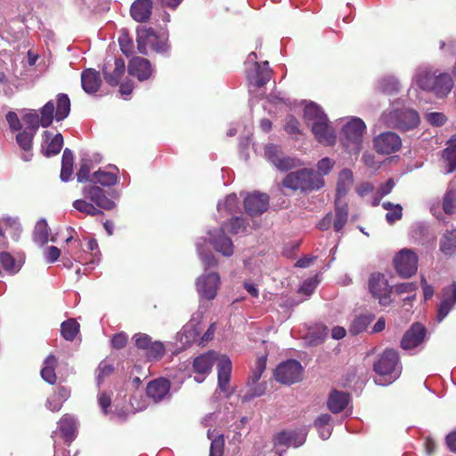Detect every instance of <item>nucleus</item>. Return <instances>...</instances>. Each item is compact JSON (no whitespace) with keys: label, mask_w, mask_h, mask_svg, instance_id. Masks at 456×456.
Listing matches in <instances>:
<instances>
[{"label":"nucleus","mask_w":456,"mask_h":456,"mask_svg":"<svg viewBox=\"0 0 456 456\" xmlns=\"http://www.w3.org/2000/svg\"><path fill=\"white\" fill-rule=\"evenodd\" d=\"M82 193L85 199L73 201V208L80 213L90 216H103L102 210H112L116 208L114 200L118 198L115 190L107 191L95 184H87L83 187Z\"/></svg>","instance_id":"f257e3e1"},{"label":"nucleus","mask_w":456,"mask_h":456,"mask_svg":"<svg viewBox=\"0 0 456 456\" xmlns=\"http://www.w3.org/2000/svg\"><path fill=\"white\" fill-rule=\"evenodd\" d=\"M399 354L395 349L387 348L373 363V370L379 376V385L391 384L401 374Z\"/></svg>","instance_id":"f03ea898"},{"label":"nucleus","mask_w":456,"mask_h":456,"mask_svg":"<svg viewBox=\"0 0 456 456\" xmlns=\"http://www.w3.org/2000/svg\"><path fill=\"white\" fill-rule=\"evenodd\" d=\"M282 184L293 191L306 192L321 189L324 185V179L318 172L303 168L288 174L283 179Z\"/></svg>","instance_id":"7ed1b4c3"},{"label":"nucleus","mask_w":456,"mask_h":456,"mask_svg":"<svg viewBox=\"0 0 456 456\" xmlns=\"http://www.w3.org/2000/svg\"><path fill=\"white\" fill-rule=\"evenodd\" d=\"M418 86L425 91L433 92L437 97H446L453 88V80L449 73L422 70L417 76Z\"/></svg>","instance_id":"20e7f679"},{"label":"nucleus","mask_w":456,"mask_h":456,"mask_svg":"<svg viewBox=\"0 0 456 456\" xmlns=\"http://www.w3.org/2000/svg\"><path fill=\"white\" fill-rule=\"evenodd\" d=\"M70 112V100L66 94H58L56 96V109L53 101L47 102L40 110V125L48 127L53 118L57 121L65 119Z\"/></svg>","instance_id":"39448f33"},{"label":"nucleus","mask_w":456,"mask_h":456,"mask_svg":"<svg viewBox=\"0 0 456 456\" xmlns=\"http://www.w3.org/2000/svg\"><path fill=\"white\" fill-rule=\"evenodd\" d=\"M365 130L366 126L359 118H352L343 126L344 143L349 152L360 151Z\"/></svg>","instance_id":"423d86ee"},{"label":"nucleus","mask_w":456,"mask_h":456,"mask_svg":"<svg viewBox=\"0 0 456 456\" xmlns=\"http://www.w3.org/2000/svg\"><path fill=\"white\" fill-rule=\"evenodd\" d=\"M419 257L409 248L401 249L394 257V266L402 278H410L417 273Z\"/></svg>","instance_id":"0eeeda50"},{"label":"nucleus","mask_w":456,"mask_h":456,"mask_svg":"<svg viewBox=\"0 0 456 456\" xmlns=\"http://www.w3.org/2000/svg\"><path fill=\"white\" fill-rule=\"evenodd\" d=\"M302 371L303 368L298 361L288 360L277 366L274 370V379L281 384H294L301 380Z\"/></svg>","instance_id":"6e6552de"},{"label":"nucleus","mask_w":456,"mask_h":456,"mask_svg":"<svg viewBox=\"0 0 456 456\" xmlns=\"http://www.w3.org/2000/svg\"><path fill=\"white\" fill-rule=\"evenodd\" d=\"M389 124L402 131L415 128L419 124V113L411 109L395 110L388 115Z\"/></svg>","instance_id":"1a4fd4ad"},{"label":"nucleus","mask_w":456,"mask_h":456,"mask_svg":"<svg viewBox=\"0 0 456 456\" xmlns=\"http://www.w3.org/2000/svg\"><path fill=\"white\" fill-rule=\"evenodd\" d=\"M369 289L372 297L379 300V305L387 306L391 303L392 288L385 276L379 273H372L369 280Z\"/></svg>","instance_id":"9d476101"},{"label":"nucleus","mask_w":456,"mask_h":456,"mask_svg":"<svg viewBox=\"0 0 456 456\" xmlns=\"http://www.w3.org/2000/svg\"><path fill=\"white\" fill-rule=\"evenodd\" d=\"M373 146L378 153L388 155L401 149L402 140L400 136L394 132H383L374 137Z\"/></svg>","instance_id":"9b49d317"},{"label":"nucleus","mask_w":456,"mask_h":456,"mask_svg":"<svg viewBox=\"0 0 456 456\" xmlns=\"http://www.w3.org/2000/svg\"><path fill=\"white\" fill-rule=\"evenodd\" d=\"M270 197L267 193L254 191L244 199L245 212L250 216H257L267 211Z\"/></svg>","instance_id":"f8f14e48"},{"label":"nucleus","mask_w":456,"mask_h":456,"mask_svg":"<svg viewBox=\"0 0 456 456\" xmlns=\"http://www.w3.org/2000/svg\"><path fill=\"white\" fill-rule=\"evenodd\" d=\"M171 382L166 378L151 380L146 387V395L154 403H159L171 397Z\"/></svg>","instance_id":"ddd939ff"},{"label":"nucleus","mask_w":456,"mask_h":456,"mask_svg":"<svg viewBox=\"0 0 456 456\" xmlns=\"http://www.w3.org/2000/svg\"><path fill=\"white\" fill-rule=\"evenodd\" d=\"M220 284V277L216 273H210L198 278L196 285L198 292L205 298H215Z\"/></svg>","instance_id":"4468645a"},{"label":"nucleus","mask_w":456,"mask_h":456,"mask_svg":"<svg viewBox=\"0 0 456 456\" xmlns=\"http://www.w3.org/2000/svg\"><path fill=\"white\" fill-rule=\"evenodd\" d=\"M427 335L426 328L419 322H414L401 339V347L410 350L419 346Z\"/></svg>","instance_id":"2eb2a0df"},{"label":"nucleus","mask_w":456,"mask_h":456,"mask_svg":"<svg viewBox=\"0 0 456 456\" xmlns=\"http://www.w3.org/2000/svg\"><path fill=\"white\" fill-rule=\"evenodd\" d=\"M118 174L119 169L116 166L109 165L106 168H99L93 173L90 184L114 186L118 183Z\"/></svg>","instance_id":"dca6fc26"},{"label":"nucleus","mask_w":456,"mask_h":456,"mask_svg":"<svg viewBox=\"0 0 456 456\" xmlns=\"http://www.w3.org/2000/svg\"><path fill=\"white\" fill-rule=\"evenodd\" d=\"M273 445L298 447L305 441V434L299 429L282 430L273 436Z\"/></svg>","instance_id":"f3484780"},{"label":"nucleus","mask_w":456,"mask_h":456,"mask_svg":"<svg viewBox=\"0 0 456 456\" xmlns=\"http://www.w3.org/2000/svg\"><path fill=\"white\" fill-rule=\"evenodd\" d=\"M128 73L136 77L138 80L144 81L151 77L153 69L149 60L142 57H134L128 62Z\"/></svg>","instance_id":"a211bd4d"},{"label":"nucleus","mask_w":456,"mask_h":456,"mask_svg":"<svg viewBox=\"0 0 456 456\" xmlns=\"http://www.w3.org/2000/svg\"><path fill=\"white\" fill-rule=\"evenodd\" d=\"M224 225L210 233V242L214 248L225 256L233 254V245L232 240L225 234Z\"/></svg>","instance_id":"6ab92c4d"},{"label":"nucleus","mask_w":456,"mask_h":456,"mask_svg":"<svg viewBox=\"0 0 456 456\" xmlns=\"http://www.w3.org/2000/svg\"><path fill=\"white\" fill-rule=\"evenodd\" d=\"M456 305V281L443 289V300L437 310V321H443Z\"/></svg>","instance_id":"aec40b11"},{"label":"nucleus","mask_w":456,"mask_h":456,"mask_svg":"<svg viewBox=\"0 0 456 456\" xmlns=\"http://www.w3.org/2000/svg\"><path fill=\"white\" fill-rule=\"evenodd\" d=\"M265 155L270 162L281 171H288L295 167V160L289 157L282 156L274 145L271 144L265 147Z\"/></svg>","instance_id":"412c9836"},{"label":"nucleus","mask_w":456,"mask_h":456,"mask_svg":"<svg viewBox=\"0 0 456 456\" xmlns=\"http://www.w3.org/2000/svg\"><path fill=\"white\" fill-rule=\"evenodd\" d=\"M101 85L102 78L99 71L90 68L81 73V86L86 94H95L100 89Z\"/></svg>","instance_id":"4be33fe9"},{"label":"nucleus","mask_w":456,"mask_h":456,"mask_svg":"<svg viewBox=\"0 0 456 456\" xmlns=\"http://www.w3.org/2000/svg\"><path fill=\"white\" fill-rule=\"evenodd\" d=\"M152 8V0H135L130 7L131 17L137 22H146L151 18Z\"/></svg>","instance_id":"5701e85b"},{"label":"nucleus","mask_w":456,"mask_h":456,"mask_svg":"<svg viewBox=\"0 0 456 456\" xmlns=\"http://www.w3.org/2000/svg\"><path fill=\"white\" fill-rule=\"evenodd\" d=\"M311 131L315 139L321 143L331 145L334 144L336 141L334 129L330 125L329 120L322 124L312 125Z\"/></svg>","instance_id":"b1692460"},{"label":"nucleus","mask_w":456,"mask_h":456,"mask_svg":"<svg viewBox=\"0 0 456 456\" xmlns=\"http://www.w3.org/2000/svg\"><path fill=\"white\" fill-rule=\"evenodd\" d=\"M232 373V362L226 355L218 359L217 374L218 387L221 391L227 392Z\"/></svg>","instance_id":"393cba45"},{"label":"nucleus","mask_w":456,"mask_h":456,"mask_svg":"<svg viewBox=\"0 0 456 456\" xmlns=\"http://www.w3.org/2000/svg\"><path fill=\"white\" fill-rule=\"evenodd\" d=\"M216 361V354L214 351L202 354L194 359L192 363L193 371L203 376L207 375L211 371Z\"/></svg>","instance_id":"a878e982"},{"label":"nucleus","mask_w":456,"mask_h":456,"mask_svg":"<svg viewBox=\"0 0 456 456\" xmlns=\"http://www.w3.org/2000/svg\"><path fill=\"white\" fill-rule=\"evenodd\" d=\"M349 401L350 395L348 393L334 389L329 395L327 405L331 412L339 413L346 408Z\"/></svg>","instance_id":"bb28decb"},{"label":"nucleus","mask_w":456,"mask_h":456,"mask_svg":"<svg viewBox=\"0 0 456 456\" xmlns=\"http://www.w3.org/2000/svg\"><path fill=\"white\" fill-rule=\"evenodd\" d=\"M125 61L122 58H116L114 61V69L112 72L108 70L106 64L103 66L102 74L104 80L110 86H116L119 84L121 77L125 74Z\"/></svg>","instance_id":"cd10ccee"},{"label":"nucleus","mask_w":456,"mask_h":456,"mask_svg":"<svg viewBox=\"0 0 456 456\" xmlns=\"http://www.w3.org/2000/svg\"><path fill=\"white\" fill-rule=\"evenodd\" d=\"M348 205L338 197L335 199V216H333V228L335 232H340L348 220Z\"/></svg>","instance_id":"c85d7f7f"},{"label":"nucleus","mask_w":456,"mask_h":456,"mask_svg":"<svg viewBox=\"0 0 456 456\" xmlns=\"http://www.w3.org/2000/svg\"><path fill=\"white\" fill-rule=\"evenodd\" d=\"M155 41L156 32L152 28L137 29V50L141 54H147L148 48H151Z\"/></svg>","instance_id":"c756f323"},{"label":"nucleus","mask_w":456,"mask_h":456,"mask_svg":"<svg viewBox=\"0 0 456 456\" xmlns=\"http://www.w3.org/2000/svg\"><path fill=\"white\" fill-rule=\"evenodd\" d=\"M439 249L446 256L456 255V228L446 230L441 235Z\"/></svg>","instance_id":"7c9ffc66"},{"label":"nucleus","mask_w":456,"mask_h":456,"mask_svg":"<svg viewBox=\"0 0 456 456\" xmlns=\"http://www.w3.org/2000/svg\"><path fill=\"white\" fill-rule=\"evenodd\" d=\"M69 395L70 389L69 387L58 386L56 391L47 399L46 407L51 411H59Z\"/></svg>","instance_id":"2f4dec72"},{"label":"nucleus","mask_w":456,"mask_h":456,"mask_svg":"<svg viewBox=\"0 0 456 456\" xmlns=\"http://www.w3.org/2000/svg\"><path fill=\"white\" fill-rule=\"evenodd\" d=\"M272 69L268 66V61L263 62L262 66L256 68V74L248 77L249 84L256 88L263 87L271 79Z\"/></svg>","instance_id":"473e14b6"},{"label":"nucleus","mask_w":456,"mask_h":456,"mask_svg":"<svg viewBox=\"0 0 456 456\" xmlns=\"http://www.w3.org/2000/svg\"><path fill=\"white\" fill-rule=\"evenodd\" d=\"M57 365V358L54 355L50 354L45 360L44 367L40 371L42 379L51 385H54L57 381V376L55 373Z\"/></svg>","instance_id":"72a5a7b5"},{"label":"nucleus","mask_w":456,"mask_h":456,"mask_svg":"<svg viewBox=\"0 0 456 456\" xmlns=\"http://www.w3.org/2000/svg\"><path fill=\"white\" fill-rule=\"evenodd\" d=\"M354 183V175L353 172L348 169H343L339 175L337 183V196L341 199L342 196H345L347 191L350 190Z\"/></svg>","instance_id":"f704fd0d"},{"label":"nucleus","mask_w":456,"mask_h":456,"mask_svg":"<svg viewBox=\"0 0 456 456\" xmlns=\"http://www.w3.org/2000/svg\"><path fill=\"white\" fill-rule=\"evenodd\" d=\"M59 428L61 436L66 442L70 443L75 437L76 423L72 417L64 415L59 421Z\"/></svg>","instance_id":"c9c22d12"},{"label":"nucleus","mask_w":456,"mask_h":456,"mask_svg":"<svg viewBox=\"0 0 456 456\" xmlns=\"http://www.w3.org/2000/svg\"><path fill=\"white\" fill-rule=\"evenodd\" d=\"M74 155L72 151L66 148L61 158V179L68 182L73 174Z\"/></svg>","instance_id":"e433bc0d"},{"label":"nucleus","mask_w":456,"mask_h":456,"mask_svg":"<svg viewBox=\"0 0 456 456\" xmlns=\"http://www.w3.org/2000/svg\"><path fill=\"white\" fill-rule=\"evenodd\" d=\"M0 264L2 268L11 275L17 273L21 268V262L17 261L10 253H0Z\"/></svg>","instance_id":"4c0bfd02"},{"label":"nucleus","mask_w":456,"mask_h":456,"mask_svg":"<svg viewBox=\"0 0 456 456\" xmlns=\"http://www.w3.org/2000/svg\"><path fill=\"white\" fill-rule=\"evenodd\" d=\"M443 210L451 216L456 211V188L449 183L443 198Z\"/></svg>","instance_id":"58836bf2"},{"label":"nucleus","mask_w":456,"mask_h":456,"mask_svg":"<svg viewBox=\"0 0 456 456\" xmlns=\"http://www.w3.org/2000/svg\"><path fill=\"white\" fill-rule=\"evenodd\" d=\"M374 320V315H359L356 316L349 326V333L356 336L363 332L370 322Z\"/></svg>","instance_id":"ea45409f"},{"label":"nucleus","mask_w":456,"mask_h":456,"mask_svg":"<svg viewBox=\"0 0 456 456\" xmlns=\"http://www.w3.org/2000/svg\"><path fill=\"white\" fill-rule=\"evenodd\" d=\"M80 330L79 323L73 318L68 319L61 325V334L68 341H73Z\"/></svg>","instance_id":"a19ab883"},{"label":"nucleus","mask_w":456,"mask_h":456,"mask_svg":"<svg viewBox=\"0 0 456 456\" xmlns=\"http://www.w3.org/2000/svg\"><path fill=\"white\" fill-rule=\"evenodd\" d=\"M284 130L289 136L296 140H297L298 137L303 134L301 124L299 120L293 115H288L285 118Z\"/></svg>","instance_id":"79ce46f5"},{"label":"nucleus","mask_w":456,"mask_h":456,"mask_svg":"<svg viewBox=\"0 0 456 456\" xmlns=\"http://www.w3.org/2000/svg\"><path fill=\"white\" fill-rule=\"evenodd\" d=\"M442 158L446 163L445 173L451 174L456 170V143L442 151Z\"/></svg>","instance_id":"37998d69"},{"label":"nucleus","mask_w":456,"mask_h":456,"mask_svg":"<svg viewBox=\"0 0 456 456\" xmlns=\"http://www.w3.org/2000/svg\"><path fill=\"white\" fill-rule=\"evenodd\" d=\"M34 240L43 246L49 240V228L45 220L37 223L34 230Z\"/></svg>","instance_id":"c03bdc74"},{"label":"nucleus","mask_w":456,"mask_h":456,"mask_svg":"<svg viewBox=\"0 0 456 456\" xmlns=\"http://www.w3.org/2000/svg\"><path fill=\"white\" fill-rule=\"evenodd\" d=\"M224 230L232 234L244 232L247 228L246 221L242 217H232L229 222L224 223Z\"/></svg>","instance_id":"a18cd8bd"},{"label":"nucleus","mask_w":456,"mask_h":456,"mask_svg":"<svg viewBox=\"0 0 456 456\" xmlns=\"http://www.w3.org/2000/svg\"><path fill=\"white\" fill-rule=\"evenodd\" d=\"M118 44L121 52L126 56L132 55L134 52V42L133 39L129 37L128 32L126 30H122L121 35L118 37Z\"/></svg>","instance_id":"49530a36"},{"label":"nucleus","mask_w":456,"mask_h":456,"mask_svg":"<svg viewBox=\"0 0 456 456\" xmlns=\"http://www.w3.org/2000/svg\"><path fill=\"white\" fill-rule=\"evenodd\" d=\"M63 146V136L61 134H57L54 137L52 138L51 142L48 143L47 148L45 151V155L46 157H51L53 155H57L60 153Z\"/></svg>","instance_id":"de8ad7c7"},{"label":"nucleus","mask_w":456,"mask_h":456,"mask_svg":"<svg viewBox=\"0 0 456 456\" xmlns=\"http://www.w3.org/2000/svg\"><path fill=\"white\" fill-rule=\"evenodd\" d=\"M35 134L28 130H23L16 135L17 143L22 150L28 151L32 148V141Z\"/></svg>","instance_id":"09e8293b"},{"label":"nucleus","mask_w":456,"mask_h":456,"mask_svg":"<svg viewBox=\"0 0 456 456\" xmlns=\"http://www.w3.org/2000/svg\"><path fill=\"white\" fill-rule=\"evenodd\" d=\"M166 353L163 343L159 341H153L149 350L146 352L148 359L152 361H158L163 357Z\"/></svg>","instance_id":"8fccbe9b"},{"label":"nucleus","mask_w":456,"mask_h":456,"mask_svg":"<svg viewBox=\"0 0 456 456\" xmlns=\"http://www.w3.org/2000/svg\"><path fill=\"white\" fill-rule=\"evenodd\" d=\"M22 119L25 122V124L27 125V127L24 130H28L34 134L37 133L39 126H41L40 125V118L35 110L24 115Z\"/></svg>","instance_id":"3c124183"},{"label":"nucleus","mask_w":456,"mask_h":456,"mask_svg":"<svg viewBox=\"0 0 456 456\" xmlns=\"http://www.w3.org/2000/svg\"><path fill=\"white\" fill-rule=\"evenodd\" d=\"M91 173V163L89 160L85 159L80 162L79 169L77 172V179L79 183H91L92 175Z\"/></svg>","instance_id":"603ef678"},{"label":"nucleus","mask_w":456,"mask_h":456,"mask_svg":"<svg viewBox=\"0 0 456 456\" xmlns=\"http://www.w3.org/2000/svg\"><path fill=\"white\" fill-rule=\"evenodd\" d=\"M224 437L223 435L216 437L210 444L209 456H224Z\"/></svg>","instance_id":"864d4df0"},{"label":"nucleus","mask_w":456,"mask_h":456,"mask_svg":"<svg viewBox=\"0 0 456 456\" xmlns=\"http://www.w3.org/2000/svg\"><path fill=\"white\" fill-rule=\"evenodd\" d=\"M322 113H323V110L316 103L312 102L306 105L304 110V119L306 124H310L312 119L318 118Z\"/></svg>","instance_id":"5fc2aeb1"},{"label":"nucleus","mask_w":456,"mask_h":456,"mask_svg":"<svg viewBox=\"0 0 456 456\" xmlns=\"http://www.w3.org/2000/svg\"><path fill=\"white\" fill-rule=\"evenodd\" d=\"M133 338L134 339L136 347L145 350L146 352L149 350L153 342L151 338L145 333H137L134 336Z\"/></svg>","instance_id":"6e6d98bb"},{"label":"nucleus","mask_w":456,"mask_h":456,"mask_svg":"<svg viewBox=\"0 0 456 456\" xmlns=\"http://www.w3.org/2000/svg\"><path fill=\"white\" fill-rule=\"evenodd\" d=\"M97 382L100 385L106 377H109L114 372L112 364L102 362L97 368Z\"/></svg>","instance_id":"4d7b16f0"},{"label":"nucleus","mask_w":456,"mask_h":456,"mask_svg":"<svg viewBox=\"0 0 456 456\" xmlns=\"http://www.w3.org/2000/svg\"><path fill=\"white\" fill-rule=\"evenodd\" d=\"M427 121L435 126H441L447 121V117L442 112H431L426 117Z\"/></svg>","instance_id":"13d9d810"},{"label":"nucleus","mask_w":456,"mask_h":456,"mask_svg":"<svg viewBox=\"0 0 456 456\" xmlns=\"http://www.w3.org/2000/svg\"><path fill=\"white\" fill-rule=\"evenodd\" d=\"M403 217V208L396 204L390 211L386 214V220L388 224H393Z\"/></svg>","instance_id":"bf43d9fd"},{"label":"nucleus","mask_w":456,"mask_h":456,"mask_svg":"<svg viewBox=\"0 0 456 456\" xmlns=\"http://www.w3.org/2000/svg\"><path fill=\"white\" fill-rule=\"evenodd\" d=\"M418 284L416 282H403L395 285V291L396 294L411 293L416 291Z\"/></svg>","instance_id":"052dcab7"},{"label":"nucleus","mask_w":456,"mask_h":456,"mask_svg":"<svg viewBox=\"0 0 456 456\" xmlns=\"http://www.w3.org/2000/svg\"><path fill=\"white\" fill-rule=\"evenodd\" d=\"M127 344V335L125 332L115 334L111 339V346L116 349H122Z\"/></svg>","instance_id":"680f3d73"},{"label":"nucleus","mask_w":456,"mask_h":456,"mask_svg":"<svg viewBox=\"0 0 456 456\" xmlns=\"http://www.w3.org/2000/svg\"><path fill=\"white\" fill-rule=\"evenodd\" d=\"M98 403L102 408L104 414L109 412V408L111 405V397L106 392H102L98 396Z\"/></svg>","instance_id":"e2e57ef3"},{"label":"nucleus","mask_w":456,"mask_h":456,"mask_svg":"<svg viewBox=\"0 0 456 456\" xmlns=\"http://www.w3.org/2000/svg\"><path fill=\"white\" fill-rule=\"evenodd\" d=\"M6 121L9 124L10 128L12 131H18L21 129V125L17 114L14 111H9L6 114Z\"/></svg>","instance_id":"0e129e2a"},{"label":"nucleus","mask_w":456,"mask_h":456,"mask_svg":"<svg viewBox=\"0 0 456 456\" xmlns=\"http://www.w3.org/2000/svg\"><path fill=\"white\" fill-rule=\"evenodd\" d=\"M334 163L329 158H323L319 160L317 164V168L320 172L322 173V175L329 174V172L332 169Z\"/></svg>","instance_id":"69168bd1"},{"label":"nucleus","mask_w":456,"mask_h":456,"mask_svg":"<svg viewBox=\"0 0 456 456\" xmlns=\"http://www.w3.org/2000/svg\"><path fill=\"white\" fill-rule=\"evenodd\" d=\"M61 256V250L55 246H50L45 250V256L49 263L56 262Z\"/></svg>","instance_id":"338daca9"},{"label":"nucleus","mask_w":456,"mask_h":456,"mask_svg":"<svg viewBox=\"0 0 456 456\" xmlns=\"http://www.w3.org/2000/svg\"><path fill=\"white\" fill-rule=\"evenodd\" d=\"M331 225H333V215L331 212H329L325 215V216L318 223L317 227L321 231L329 230Z\"/></svg>","instance_id":"774afa93"}]
</instances>
